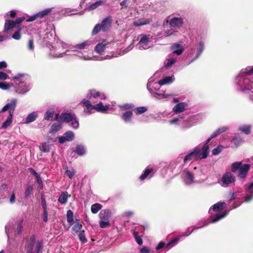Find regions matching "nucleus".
<instances>
[{
  "mask_svg": "<svg viewBox=\"0 0 253 253\" xmlns=\"http://www.w3.org/2000/svg\"><path fill=\"white\" fill-rule=\"evenodd\" d=\"M137 39L139 41L136 46L139 50L147 49L154 45L153 37L149 34H142L139 35Z\"/></svg>",
  "mask_w": 253,
  "mask_h": 253,
  "instance_id": "nucleus-10",
  "label": "nucleus"
},
{
  "mask_svg": "<svg viewBox=\"0 0 253 253\" xmlns=\"http://www.w3.org/2000/svg\"><path fill=\"white\" fill-rule=\"evenodd\" d=\"M17 103V99L13 98L10 101V103H7L0 111V114L2 112H4L8 111L9 115L6 120L3 123L2 125V128H6L8 127L12 122V117L14 111Z\"/></svg>",
  "mask_w": 253,
  "mask_h": 253,
  "instance_id": "nucleus-8",
  "label": "nucleus"
},
{
  "mask_svg": "<svg viewBox=\"0 0 253 253\" xmlns=\"http://www.w3.org/2000/svg\"><path fill=\"white\" fill-rule=\"evenodd\" d=\"M150 22V20L148 19L141 18L135 20L133 22V25L135 26L140 27L141 26L147 25Z\"/></svg>",
  "mask_w": 253,
  "mask_h": 253,
  "instance_id": "nucleus-44",
  "label": "nucleus"
},
{
  "mask_svg": "<svg viewBox=\"0 0 253 253\" xmlns=\"http://www.w3.org/2000/svg\"><path fill=\"white\" fill-rule=\"evenodd\" d=\"M196 51L195 47H191L190 49H189L187 52V56L186 59L187 60V64L189 65L194 61H193V59L195 57Z\"/></svg>",
  "mask_w": 253,
  "mask_h": 253,
  "instance_id": "nucleus-28",
  "label": "nucleus"
},
{
  "mask_svg": "<svg viewBox=\"0 0 253 253\" xmlns=\"http://www.w3.org/2000/svg\"><path fill=\"white\" fill-rule=\"evenodd\" d=\"M94 105V110L98 112L105 113L109 108L110 105H103L102 101L95 103Z\"/></svg>",
  "mask_w": 253,
  "mask_h": 253,
  "instance_id": "nucleus-23",
  "label": "nucleus"
},
{
  "mask_svg": "<svg viewBox=\"0 0 253 253\" xmlns=\"http://www.w3.org/2000/svg\"><path fill=\"white\" fill-rule=\"evenodd\" d=\"M194 47L196 48V55L193 61L196 60L202 54L205 49V42L204 40L201 38L199 41H197Z\"/></svg>",
  "mask_w": 253,
  "mask_h": 253,
  "instance_id": "nucleus-15",
  "label": "nucleus"
},
{
  "mask_svg": "<svg viewBox=\"0 0 253 253\" xmlns=\"http://www.w3.org/2000/svg\"><path fill=\"white\" fill-rule=\"evenodd\" d=\"M11 86H13V84H10L6 83L5 82L0 83V88L3 90L8 89Z\"/></svg>",
  "mask_w": 253,
  "mask_h": 253,
  "instance_id": "nucleus-60",
  "label": "nucleus"
},
{
  "mask_svg": "<svg viewBox=\"0 0 253 253\" xmlns=\"http://www.w3.org/2000/svg\"><path fill=\"white\" fill-rule=\"evenodd\" d=\"M42 242L41 241H38L36 245V253H42Z\"/></svg>",
  "mask_w": 253,
  "mask_h": 253,
  "instance_id": "nucleus-64",
  "label": "nucleus"
},
{
  "mask_svg": "<svg viewBox=\"0 0 253 253\" xmlns=\"http://www.w3.org/2000/svg\"><path fill=\"white\" fill-rule=\"evenodd\" d=\"M235 182V177L230 172H226L222 176L218 183L223 187L227 188Z\"/></svg>",
  "mask_w": 253,
  "mask_h": 253,
  "instance_id": "nucleus-14",
  "label": "nucleus"
},
{
  "mask_svg": "<svg viewBox=\"0 0 253 253\" xmlns=\"http://www.w3.org/2000/svg\"><path fill=\"white\" fill-rule=\"evenodd\" d=\"M147 110V109L145 107H138L134 109V112L136 115H140Z\"/></svg>",
  "mask_w": 253,
  "mask_h": 253,
  "instance_id": "nucleus-55",
  "label": "nucleus"
},
{
  "mask_svg": "<svg viewBox=\"0 0 253 253\" xmlns=\"http://www.w3.org/2000/svg\"><path fill=\"white\" fill-rule=\"evenodd\" d=\"M108 43L106 40H103L101 42L98 43L94 47L96 53L101 55L107 47Z\"/></svg>",
  "mask_w": 253,
  "mask_h": 253,
  "instance_id": "nucleus-24",
  "label": "nucleus"
},
{
  "mask_svg": "<svg viewBox=\"0 0 253 253\" xmlns=\"http://www.w3.org/2000/svg\"><path fill=\"white\" fill-rule=\"evenodd\" d=\"M86 96L88 99V100L93 104L98 103V101L105 100L106 98L104 93L97 91L94 89L89 90Z\"/></svg>",
  "mask_w": 253,
  "mask_h": 253,
  "instance_id": "nucleus-13",
  "label": "nucleus"
},
{
  "mask_svg": "<svg viewBox=\"0 0 253 253\" xmlns=\"http://www.w3.org/2000/svg\"><path fill=\"white\" fill-rule=\"evenodd\" d=\"M153 168L148 167L144 170V172L140 176L139 179L141 181H143L147 178H150L153 175Z\"/></svg>",
  "mask_w": 253,
  "mask_h": 253,
  "instance_id": "nucleus-29",
  "label": "nucleus"
},
{
  "mask_svg": "<svg viewBox=\"0 0 253 253\" xmlns=\"http://www.w3.org/2000/svg\"><path fill=\"white\" fill-rule=\"evenodd\" d=\"M229 213V211H224L222 213L216 214L210 221V223H215L226 216Z\"/></svg>",
  "mask_w": 253,
  "mask_h": 253,
  "instance_id": "nucleus-36",
  "label": "nucleus"
},
{
  "mask_svg": "<svg viewBox=\"0 0 253 253\" xmlns=\"http://www.w3.org/2000/svg\"><path fill=\"white\" fill-rule=\"evenodd\" d=\"M81 103L85 107L84 110V113L86 115H90L94 112V105H92L90 101L87 99H84Z\"/></svg>",
  "mask_w": 253,
  "mask_h": 253,
  "instance_id": "nucleus-18",
  "label": "nucleus"
},
{
  "mask_svg": "<svg viewBox=\"0 0 253 253\" xmlns=\"http://www.w3.org/2000/svg\"><path fill=\"white\" fill-rule=\"evenodd\" d=\"M70 195H68L67 192H62L61 195L59 196L58 201L61 204L64 205L67 202L68 199Z\"/></svg>",
  "mask_w": 253,
  "mask_h": 253,
  "instance_id": "nucleus-39",
  "label": "nucleus"
},
{
  "mask_svg": "<svg viewBox=\"0 0 253 253\" xmlns=\"http://www.w3.org/2000/svg\"><path fill=\"white\" fill-rule=\"evenodd\" d=\"M54 115V108L47 110L44 113V119L48 121H51L53 120Z\"/></svg>",
  "mask_w": 253,
  "mask_h": 253,
  "instance_id": "nucleus-42",
  "label": "nucleus"
},
{
  "mask_svg": "<svg viewBox=\"0 0 253 253\" xmlns=\"http://www.w3.org/2000/svg\"><path fill=\"white\" fill-rule=\"evenodd\" d=\"M211 139V137H210L205 142V143L203 144H200V145H199L197 147H200V148H201V151H203L204 150V146H207V148H208V154L209 153V142L210 141V140Z\"/></svg>",
  "mask_w": 253,
  "mask_h": 253,
  "instance_id": "nucleus-58",
  "label": "nucleus"
},
{
  "mask_svg": "<svg viewBox=\"0 0 253 253\" xmlns=\"http://www.w3.org/2000/svg\"><path fill=\"white\" fill-rule=\"evenodd\" d=\"M112 215V212L110 210H102L99 214V218L101 220H109L110 218Z\"/></svg>",
  "mask_w": 253,
  "mask_h": 253,
  "instance_id": "nucleus-31",
  "label": "nucleus"
},
{
  "mask_svg": "<svg viewBox=\"0 0 253 253\" xmlns=\"http://www.w3.org/2000/svg\"><path fill=\"white\" fill-rule=\"evenodd\" d=\"M201 172V169L195 167L192 171L188 169H184L181 173V177L184 184L186 185H191L194 183H201L203 181H200L196 179V176L198 172Z\"/></svg>",
  "mask_w": 253,
  "mask_h": 253,
  "instance_id": "nucleus-7",
  "label": "nucleus"
},
{
  "mask_svg": "<svg viewBox=\"0 0 253 253\" xmlns=\"http://www.w3.org/2000/svg\"><path fill=\"white\" fill-rule=\"evenodd\" d=\"M84 230H82L79 234V239L82 243H86L87 242V239L85 238Z\"/></svg>",
  "mask_w": 253,
  "mask_h": 253,
  "instance_id": "nucleus-61",
  "label": "nucleus"
},
{
  "mask_svg": "<svg viewBox=\"0 0 253 253\" xmlns=\"http://www.w3.org/2000/svg\"><path fill=\"white\" fill-rule=\"evenodd\" d=\"M245 188L247 193L245 196V201L246 202H249L253 199V182L246 184Z\"/></svg>",
  "mask_w": 253,
  "mask_h": 253,
  "instance_id": "nucleus-19",
  "label": "nucleus"
},
{
  "mask_svg": "<svg viewBox=\"0 0 253 253\" xmlns=\"http://www.w3.org/2000/svg\"><path fill=\"white\" fill-rule=\"evenodd\" d=\"M251 167L250 164H245L242 166L239 169L238 173V177L240 179L244 180L248 173Z\"/></svg>",
  "mask_w": 253,
  "mask_h": 253,
  "instance_id": "nucleus-20",
  "label": "nucleus"
},
{
  "mask_svg": "<svg viewBox=\"0 0 253 253\" xmlns=\"http://www.w3.org/2000/svg\"><path fill=\"white\" fill-rule=\"evenodd\" d=\"M188 107V105L186 102H180L173 107L172 112L175 114L180 113L187 110Z\"/></svg>",
  "mask_w": 253,
  "mask_h": 253,
  "instance_id": "nucleus-21",
  "label": "nucleus"
},
{
  "mask_svg": "<svg viewBox=\"0 0 253 253\" xmlns=\"http://www.w3.org/2000/svg\"><path fill=\"white\" fill-rule=\"evenodd\" d=\"M65 169H66L65 174L70 178H72L76 173L75 169H72V170H69L68 169V167L67 166L65 167Z\"/></svg>",
  "mask_w": 253,
  "mask_h": 253,
  "instance_id": "nucleus-54",
  "label": "nucleus"
},
{
  "mask_svg": "<svg viewBox=\"0 0 253 253\" xmlns=\"http://www.w3.org/2000/svg\"><path fill=\"white\" fill-rule=\"evenodd\" d=\"M113 19L111 16H108L103 19L101 23L97 24L94 27L92 35H95L100 31L107 32L111 26Z\"/></svg>",
  "mask_w": 253,
  "mask_h": 253,
  "instance_id": "nucleus-12",
  "label": "nucleus"
},
{
  "mask_svg": "<svg viewBox=\"0 0 253 253\" xmlns=\"http://www.w3.org/2000/svg\"><path fill=\"white\" fill-rule=\"evenodd\" d=\"M227 204L225 202H219L211 207L209 209V212L211 213L212 210L215 211H221L223 209L225 208Z\"/></svg>",
  "mask_w": 253,
  "mask_h": 253,
  "instance_id": "nucleus-27",
  "label": "nucleus"
},
{
  "mask_svg": "<svg viewBox=\"0 0 253 253\" xmlns=\"http://www.w3.org/2000/svg\"><path fill=\"white\" fill-rule=\"evenodd\" d=\"M69 126L73 129H77L79 127V120L75 117L69 123Z\"/></svg>",
  "mask_w": 253,
  "mask_h": 253,
  "instance_id": "nucleus-48",
  "label": "nucleus"
},
{
  "mask_svg": "<svg viewBox=\"0 0 253 253\" xmlns=\"http://www.w3.org/2000/svg\"><path fill=\"white\" fill-rule=\"evenodd\" d=\"M177 61V57L169 55L164 61V67L166 69L171 68Z\"/></svg>",
  "mask_w": 253,
  "mask_h": 253,
  "instance_id": "nucleus-26",
  "label": "nucleus"
},
{
  "mask_svg": "<svg viewBox=\"0 0 253 253\" xmlns=\"http://www.w3.org/2000/svg\"><path fill=\"white\" fill-rule=\"evenodd\" d=\"M62 127L61 124L55 123L53 124L50 126L49 132L50 133H55L59 131Z\"/></svg>",
  "mask_w": 253,
  "mask_h": 253,
  "instance_id": "nucleus-41",
  "label": "nucleus"
},
{
  "mask_svg": "<svg viewBox=\"0 0 253 253\" xmlns=\"http://www.w3.org/2000/svg\"><path fill=\"white\" fill-rule=\"evenodd\" d=\"M74 152L79 156H83L87 152L86 147L83 144H77L75 147Z\"/></svg>",
  "mask_w": 253,
  "mask_h": 253,
  "instance_id": "nucleus-30",
  "label": "nucleus"
},
{
  "mask_svg": "<svg viewBox=\"0 0 253 253\" xmlns=\"http://www.w3.org/2000/svg\"><path fill=\"white\" fill-rule=\"evenodd\" d=\"M36 241V237L35 236H32L30 238V240L28 244L26 246L27 253H33L32 250L34 247Z\"/></svg>",
  "mask_w": 253,
  "mask_h": 253,
  "instance_id": "nucleus-33",
  "label": "nucleus"
},
{
  "mask_svg": "<svg viewBox=\"0 0 253 253\" xmlns=\"http://www.w3.org/2000/svg\"><path fill=\"white\" fill-rule=\"evenodd\" d=\"M237 195L238 194L237 192L230 191L229 193V196L228 197V200L229 201H231L232 200H235L236 198Z\"/></svg>",
  "mask_w": 253,
  "mask_h": 253,
  "instance_id": "nucleus-62",
  "label": "nucleus"
},
{
  "mask_svg": "<svg viewBox=\"0 0 253 253\" xmlns=\"http://www.w3.org/2000/svg\"><path fill=\"white\" fill-rule=\"evenodd\" d=\"M104 1L103 0H98L95 1V2L90 4L87 6L86 9L88 11H92L94 9H95L99 6L103 4L104 3Z\"/></svg>",
  "mask_w": 253,
  "mask_h": 253,
  "instance_id": "nucleus-45",
  "label": "nucleus"
},
{
  "mask_svg": "<svg viewBox=\"0 0 253 253\" xmlns=\"http://www.w3.org/2000/svg\"><path fill=\"white\" fill-rule=\"evenodd\" d=\"M140 253H155V252L149 247L143 246L140 250Z\"/></svg>",
  "mask_w": 253,
  "mask_h": 253,
  "instance_id": "nucleus-56",
  "label": "nucleus"
},
{
  "mask_svg": "<svg viewBox=\"0 0 253 253\" xmlns=\"http://www.w3.org/2000/svg\"><path fill=\"white\" fill-rule=\"evenodd\" d=\"M204 150L201 151L200 147H196L192 151L187 154L184 158V162L196 161L206 158L208 156V148L204 146Z\"/></svg>",
  "mask_w": 253,
  "mask_h": 253,
  "instance_id": "nucleus-6",
  "label": "nucleus"
},
{
  "mask_svg": "<svg viewBox=\"0 0 253 253\" xmlns=\"http://www.w3.org/2000/svg\"><path fill=\"white\" fill-rule=\"evenodd\" d=\"M75 223V224L72 227V230L75 232H78L81 230L83 226L82 224L79 222V220L77 219H76Z\"/></svg>",
  "mask_w": 253,
  "mask_h": 253,
  "instance_id": "nucleus-51",
  "label": "nucleus"
},
{
  "mask_svg": "<svg viewBox=\"0 0 253 253\" xmlns=\"http://www.w3.org/2000/svg\"><path fill=\"white\" fill-rule=\"evenodd\" d=\"M16 22L13 20H6L4 24L3 32L6 33L12 28L15 27Z\"/></svg>",
  "mask_w": 253,
  "mask_h": 253,
  "instance_id": "nucleus-38",
  "label": "nucleus"
},
{
  "mask_svg": "<svg viewBox=\"0 0 253 253\" xmlns=\"http://www.w3.org/2000/svg\"><path fill=\"white\" fill-rule=\"evenodd\" d=\"M133 113L131 111H126L123 113L121 116V119L126 123H130L132 122Z\"/></svg>",
  "mask_w": 253,
  "mask_h": 253,
  "instance_id": "nucleus-32",
  "label": "nucleus"
},
{
  "mask_svg": "<svg viewBox=\"0 0 253 253\" xmlns=\"http://www.w3.org/2000/svg\"><path fill=\"white\" fill-rule=\"evenodd\" d=\"M76 115L74 113H62L60 115V120L66 123H69Z\"/></svg>",
  "mask_w": 253,
  "mask_h": 253,
  "instance_id": "nucleus-22",
  "label": "nucleus"
},
{
  "mask_svg": "<svg viewBox=\"0 0 253 253\" xmlns=\"http://www.w3.org/2000/svg\"><path fill=\"white\" fill-rule=\"evenodd\" d=\"M99 226L101 228H106L110 225L109 220H101L99 221Z\"/></svg>",
  "mask_w": 253,
  "mask_h": 253,
  "instance_id": "nucleus-57",
  "label": "nucleus"
},
{
  "mask_svg": "<svg viewBox=\"0 0 253 253\" xmlns=\"http://www.w3.org/2000/svg\"><path fill=\"white\" fill-rule=\"evenodd\" d=\"M23 220H20L15 228L13 221H9L5 226V233L7 236L8 241L10 238H13L21 234L23 230Z\"/></svg>",
  "mask_w": 253,
  "mask_h": 253,
  "instance_id": "nucleus-9",
  "label": "nucleus"
},
{
  "mask_svg": "<svg viewBox=\"0 0 253 253\" xmlns=\"http://www.w3.org/2000/svg\"><path fill=\"white\" fill-rule=\"evenodd\" d=\"M38 116V112L34 111L30 113L25 119V123L29 124L36 120Z\"/></svg>",
  "mask_w": 253,
  "mask_h": 253,
  "instance_id": "nucleus-34",
  "label": "nucleus"
},
{
  "mask_svg": "<svg viewBox=\"0 0 253 253\" xmlns=\"http://www.w3.org/2000/svg\"><path fill=\"white\" fill-rule=\"evenodd\" d=\"M181 237V235H179L168 242L167 244H166V248H167L168 250H169L172 247H174L177 244V242L180 240Z\"/></svg>",
  "mask_w": 253,
  "mask_h": 253,
  "instance_id": "nucleus-46",
  "label": "nucleus"
},
{
  "mask_svg": "<svg viewBox=\"0 0 253 253\" xmlns=\"http://www.w3.org/2000/svg\"><path fill=\"white\" fill-rule=\"evenodd\" d=\"M50 149L51 148L50 145L47 144L46 143H42L41 146L40 147V150L44 153L49 152L50 150Z\"/></svg>",
  "mask_w": 253,
  "mask_h": 253,
  "instance_id": "nucleus-50",
  "label": "nucleus"
},
{
  "mask_svg": "<svg viewBox=\"0 0 253 253\" xmlns=\"http://www.w3.org/2000/svg\"><path fill=\"white\" fill-rule=\"evenodd\" d=\"M235 88L239 91L246 92L253 86V66L242 69L234 80Z\"/></svg>",
  "mask_w": 253,
  "mask_h": 253,
  "instance_id": "nucleus-2",
  "label": "nucleus"
},
{
  "mask_svg": "<svg viewBox=\"0 0 253 253\" xmlns=\"http://www.w3.org/2000/svg\"><path fill=\"white\" fill-rule=\"evenodd\" d=\"M90 42L84 41L82 43L76 44L75 46H67V44L62 42L57 43V45H52L50 48V54L54 57L58 58L63 57V55H70V51L76 52L75 55L78 56L80 58L84 60H102L105 59H110L115 56L112 54L111 55H107L106 56H93L90 57L88 55H84L83 53L78 51V49H84L86 48V46L89 45ZM117 56L116 55L115 57Z\"/></svg>",
  "mask_w": 253,
  "mask_h": 253,
  "instance_id": "nucleus-1",
  "label": "nucleus"
},
{
  "mask_svg": "<svg viewBox=\"0 0 253 253\" xmlns=\"http://www.w3.org/2000/svg\"><path fill=\"white\" fill-rule=\"evenodd\" d=\"M133 235L135 238V241L139 245H141L143 244V240L141 237L139 236V231L137 229V227H135L132 230Z\"/></svg>",
  "mask_w": 253,
  "mask_h": 253,
  "instance_id": "nucleus-35",
  "label": "nucleus"
},
{
  "mask_svg": "<svg viewBox=\"0 0 253 253\" xmlns=\"http://www.w3.org/2000/svg\"><path fill=\"white\" fill-rule=\"evenodd\" d=\"M171 50L173 53L180 55L183 52L184 48L181 44L175 43L171 45Z\"/></svg>",
  "mask_w": 253,
  "mask_h": 253,
  "instance_id": "nucleus-25",
  "label": "nucleus"
},
{
  "mask_svg": "<svg viewBox=\"0 0 253 253\" xmlns=\"http://www.w3.org/2000/svg\"><path fill=\"white\" fill-rule=\"evenodd\" d=\"M102 208V206L99 203L93 204L91 207V212L95 214L98 212Z\"/></svg>",
  "mask_w": 253,
  "mask_h": 253,
  "instance_id": "nucleus-49",
  "label": "nucleus"
},
{
  "mask_svg": "<svg viewBox=\"0 0 253 253\" xmlns=\"http://www.w3.org/2000/svg\"><path fill=\"white\" fill-rule=\"evenodd\" d=\"M171 28L179 29L183 26L184 18L180 16L178 13H174L169 16L165 21Z\"/></svg>",
  "mask_w": 253,
  "mask_h": 253,
  "instance_id": "nucleus-11",
  "label": "nucleus"
},
{
  "mask_svg": "<svg viewBox=\"0 0 253 253\" xmlns=\"http://www.w3.org/2000/svg\"><path fill=\"white\" fill-rule=\"evenodd\" d=\"M119 107L122 110H129L132 109L134 107V105L132 104H125L122 105H120Z\"/></svg>",
  "mask_w": 253,
  "mask_h": 253,
  "instance_id": "nucleus-59",
  "label": "nucleus"
},
{
  "mask_svg": "<svg viewBox=\"0 0 253 253\" xmlns=\"http://www.w3.org/2000/svg\"><path fill=\"white\" fill-rule=\"evenodd\" d=\"M67 216V221L70 224H72L73 221H74V218H73V212L71 210H68L67 211L66 214Z\"/></svg>",
  "mask_w": 253,
  "mask_h": 253,
  "instance_id": "nucleus-52",
  "label": "nucleus"
},
{
  "mask_svg": "<svg viewBox=\"0 0 253 253\" xmlns=\"http://www.w3.org/2000/svg\"><path fill=\"white\" fill-rule=\"evenodd\" d=\"M232 141L236 147L240 146L244 141L243 139L239 133H235L234 135Z\"/></svg>",
  "mask_w": 253,
  "mask_h": 253,
  "instance_id": "nucleus-37",
  "label": "nucleus"
},
{
  "mask_svg": "<svg viewBox=\"0 0 253 253\" xmlns=\"http://www.w3.org/2000/svg\"><path fill=\"white\" fill-rule=\"evenodd\" d=\"M174 29L171 28L170 29L166 30L165 31L166 36H170L175 35V32L173 30Z\"/></svg>",
  "mask_w": 253,
  "mask_h": 253,
  "instance_id": "nucleus-63",
  "label": "nucleus"
},
{
  "mask_svg": "<svg viewBox=\"0 0 253 253\" xmlns=\"http://www.w3.org/2000/svg\"><path fill=\"white\" fill-rule=\"evenodd\" d=\"M13 85L16 93L19 94H25L30 90V85L26 82L25 76L24 74H18L13 78Z\"/></svg>",
  "mask_w": 253,
  "mask_h": 253,
  "instance_id": "nucleus-5",
  "label": "nucleus"
},
{
  "mask_svg": "<svg viewBox=\"0 0 253 253\" xmlns=\"http://www.w3.org/2000/svg\"><path fill=\"white\" fill-rule=\"evenodd\" d=\"M251 128L252 125H244L240 126L238 127V130L244 132L246 135H249L251 133Z\"/></svg>",
  "mask_w": 253,
  "mask_h": 253,
  "instance_id": "nucleus-40",
  "label": "nucleus"
},
{
  "mask_svg": "<svg viewBox=\"0 0 253 253\" xmlns=\"http://www.w3.org/2000/svg\"><path fill=\"white\" fill-rule=\"evenodd\" d=\"M174 77L173 76L166 77L163 79L160 80L159 81L160 82V84L161 85L169 84L172 83L174 81Z\"/></svg>",
  "mask_w": 253,
  "mask_h": 253,
  "instance_id": "nucleus-43",
  "label": "nucleus"
},
{
  "mask_svg": "<svg viewBox=\"0 0 253 253\" xmlns=\"http://www.w3.org/2000/svg\"><path fill=\"white\" fill-rule=\"evenodd\" d=\"M241 162H234L232 164L231 166V170L233 172H235L237 170H239V169L242 167Z\"/></svg>",
  "mask_w": 253,
  "mask_h": 253,
  "instance_id": "nucleus-53",
  "label": "nucleus"
},
{
  "mask_svg": "<svg viewBox=\"0 0 253 253\" xmlns=\"http://www.w3.org/2000/svg\"><path fill=\"white\" fill-rule=\"evenodd\" d=\"M53 8H48L44 9L38 13L31 16L29 18L26 20L27 22H30L35 20L37 17L42 18L48 15L52 11Z\"/></svg>",
  "mask_w": 253,
  "mask_h": 253,
  "instance_id": "nucleus-17",
  "label": "nucleus"
},
{
  "mask_svg": "<svg viewBox=\"0 0 253 253\" xmlns=\"http://www.w3.org/2000/svg\"><path fill=\"white\" fill-rule=\"evenodd\" d=\"M160 72H157L153 77L149 80L147 84V88L152 97L157 100H169L171 97L175 96L173 93H166V91L161 90L159 92L161 84L160 81L155 82L156 78L158 77Z\"/></svg>",
  "mask_w": 253,
  "mask_h": 253,
  "instance_id": "nucleus-3",
  "label": "nucleus"
},
{
  "mask_svg": "<svg viewBox=\"0 0 253 253\" xmlns=\"http://www.w3.org/2000/svg\"><path fill=\"white\" fill-rule=\"evenodd\" d=\"M195 116H189L188 114H182L169 121V123L176 126H179L183 129L189 128L192 126L195 123Z\"/></svg>",
  "mask_w": 253,
  "mask_h": 253,
  "instance_id": "nucleus-4",
  "label": "nucleus"
},
{
  "mask_svg": "<svg viewBox=\"0 0 253 253\" xmlns=\"http://www.w3.org/2000/svg\"><path fill=\"white\" fill-rule=\"evenodd\" d=\"M75 138V134L71 130H68L63 134V136L58 137V141L60 144H64L67 141H72Z\"/></svg>",
  "mask_w": 253,
  "mask_h": 253,
  "instance_id": "nucleus-16",
  "label": "nucleus"
},
{
  "mask_svg": "<svg viewBox=\"0 0 253 253\" xmlns=\"http://www.w3.org/2000/svg\"><path fill=\"white\" fill-rule=\"evenodd\" d=\"M33 186L32 184H27L25 188L24 197L25 199H28L32 194Z\"/></svg>",
  "mask_w": 253,
  "mask_h": 253,
  "instance_id": "nucleus-47",
  "label": "nucleus"
}]
</instances>
